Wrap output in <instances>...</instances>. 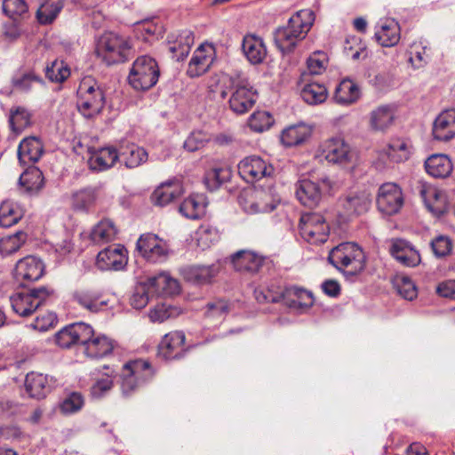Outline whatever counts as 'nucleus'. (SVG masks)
Masks as SVG:
<instances>
[{
	"instance_id": "f257e3e1",
	"label": "nucleus",
	"mask_w": 455,
	"mask_h": 455,
	"mask_svg": "<svg viewBox=\"0 0 455 455\" xmlns=\"http://www.w3.org/2000/svg\"><path fill=\"white\" fill-rule=\"evenodd\" d=\"M220 93L222 99L229 97V108L237 115H243L250 111L258 98L257 92L239 74L222 76Z\"/></svg>"
},
{
	"instance_id": "f03ea898",
	"label": "nucleus",
	"mask_w": 455,
	"mask_h": 455,
	"mask_svg": "<svg viewBox=\"0 0 455 455\" xmlns=\"http://www.w3.org/2000/svg\"><path fill=\"white\" fill-rule=\"evenodd\" d=\"M329 262L347 276H355L365 267V256L360 246L355 243H342L329 253Z\"/></svg>"
},
{
	"instance_id": "7ed1b4c3",
	"label": "nucleus",
	"mask_w": 455,
	"mask_h": 455,
	"mask_svg": "<svg viewBox=\"0 0 455 455\" xmlns=\"http://www.w3.org/2000/svg\"><path fill=\"white\" fill-rule=\"evenodd\" d=\"M97 56L108 66L128 60L132 45L127 37L115 32H105L98 39Z\"/></svg>"
},
{
	"instance_id": "20e7f679",
	"label": "nucleus",
	"mask_w": 455,
	"mask_h": 455,
	"mask_svg": "<svg viewBox=\"0 0 455 455\" xmlns=\"http://www.w3.org/2000/svg\"><path fill=\"white\" fill-rule=\"evenodd\" d=\"M318 157L342 169L354 167L357 159L351 146L339 137L330 138L322 142L318 148Z\"/></svg>"
},
{
	"instance_id": "39448f33",
	"label": "nucleus",
	"mask_w": 455,
	"mask_h": 455,
	"mask_svg": "<svg viewBox=\"0 0 455 455\" xmlns=\"http://www.w3.org/2000/svg\"><path fill=\"white\" fill-rule=\"evenodd\" d=\"M155 371L147 360H131L123 365L121 373V391L124 396H130L141 386L151 380Z\"/></svg>"
},
{
	"instance_id": "423d86ee",
	"label": "nucleus",
	"mask_w": 455,
	"mask_h": 455,
	"mask_svg": "<svg viewBox=\"0 0 455 455\" xmlns=\"http://www.w3.org/2000/svg\"><path fill=\"white\" fill-rule=\"evenodd\" d=\"M105 98L97 82L91 76L82 79L77 89V108L87 118L99 114L104 107Z\"/></svg>"
},
{
	"instance_id": "0eeeda50",
	"label": "nucleus",
	"mask_w": 455,
	"mask_h": 455,
	"mask_svg": "<svg viewBox=\"0 0 455 455\" xmlns=\"http://www.w3.org/2000/svg\"><path fill=\"white\" fill-rule=\"evenodd\" d=\"M53 298L54 291L52 289L39 287L28 291L16 292L10 297V301L17 315L27 317Z\"/></svg>"
},
{
	"instance_id": "6e6552de",
	"label": "nucleus",
	"mask_w": 455,
	"mask_h": 455,
	"mask_svg": "<svg viewBox=\"0 0 455 455\" xmlns=\"http://www.w3.org/2000/svg\"><path fill=\"white\" fill-rule=\"evenodd\" d=\"M159 75L156 61L148 55H143L138 57L133 62L128 80L135 90L146 91L156 85Z\"/></svg>"
},
{
	"instance_id": "1a4fd4ad",
	"label": "nucleus",
	"mask_w": 455,
	"mask_h": 455,
	"mask_svg": "<svg viewBox=\"0 0 455 455\" xmlns=\"http://www.w3.org/2000/svg\"><path fill=\"white\" fill-rule=\"evenodd\" d=\"M331 188L332 183L328 178L319 181L304 179L297 182L295 193L303 205L313 208L319 204L323 195L329 193Z\"/></svg>"
},
{
	"instance_id": "9d476101",
	"label": "nucleus",
	"mask_w": 455,
	"mask_h": 455,
	"mask_svg": "<svg viewBox=\"0 0 455 455\" xmlns=\"http://www.w3.org/2000/svg\"><path fill=\"white\" fill-rule=\"evenodd\" d=\"M299 233L310 243H323L327 241L329 227L323 216L316 213L305 214L300 218Z\"/></svg>"
},
{
	"instance_id": "9b49d317",
	"label": "nucleus",
	"mask_w": 455,
	"mask_h": 455,
	"mask_svg": "<svg viewBox=\"0 0 455 455\" xmlns=\"http://www.w3.org/2000/svg\"><path fill=\"white\" fill-rule=\"evenodd\" d=\"M376 200L378 209L387 215L397 213L403 205L402 189L393 182H387L379 187Z\"/></svg>"
},
{
	"instance_id": "f8f14e48",
	"label": "nucleus",
	"mask_w": 455,
	"mask_h": 455,
	"mask_svg": "<svg viewBox=\"0 0 455 455\" xmlns=\"http://www.w3.org/2000/svg\"><path fill=\"white\" fill-rule=\"evenodd\" d=\"M137 249L148 261L160 262L166 259L169 247L165 241L154 234L142 235L137 242Z\"/></svg>"
},
{
	"instance_id": "ddd939ff",
	"label": "nucleus",
	"mask_w": 455,
	"mask_h": 455,
	"mask_svg": "<svg viewBox=\"0 0 455 455\" xmlns=\"http://www.w3.org/2000/svg\"><path fill=\"white\" fill-rule=\"evenodd\" d=\"M238 171L243 180L252 183L262 178L270 177L274 172V168L261 157L251 156L239 163Z\"/></svg>"
},
{
	"instance_id": "4468645a",
	"label": "nucleus",
	"mask_w": 455,
	"mask_h": 455,
	"mask_svg": "<svg viewBox=\"0 0 455 455\" xmlns=\"http://www.w3.org/2000/svg\"><path fill=\"white\" fill-rule=\"evenodd\" d=\"M90 333L91 326L79 322L62 328L56 333L55 339L59 347L68 348L73 345H83L89 339Z\"/></svg>"
},
{
	"instance_id": "2eb2a0df",
	"label": "nucleus",
	"mask_w": 455,
	"mask_h": 455,
	"mask_svg": "<svg viewBox=\"0 0 455 455\" xmlns=\"http://www.w3.org/2000/svg\"><path fill=\"white\" fill-rule=\"evenodd\" d=\"M117 376L116 368L114 365L104 364L92 372L93 383L90 388L91 395L94 398L105 396L113 387L114 380Z\"/></svg>"
},
{
	"instance_id": "dca6fc26",
	"label": "nucleus",
	"mask_w": 455,
	"mask_h": 455,
	"mask_svg": "<svg viewBox=\"0 0 455 455\" xmlns=\"http://www.w3.org/2000/svg\"><path fill=\"white\" fill-rule=\"evenodd\" d=\"M127 250L124 245L113 244L97 255V266L102 270H119L127 263Z\"/></svg>"
},
{
	"instance_id": "f3484780",
	"label": "nucleus",
	"mask_w": 455,
	"mask_h": 455,
	"mask_svg": "<svg viewBox=\"0 0 455 455\" xmlns=\"http://www.w3.org/2000/svg\"><path fill=\"white\" fill-rule=\"evenodd\" d=\"M215 49L212 44H203L194 52L188 63L187 74L197 77L206 73L213 62Z\"/></svg>"
},
{
	"instance_id": "a211bd4d",
	"label": "nucleus",
	"mask_w": 455,
	"mask_h": 455,
	"mask_svg": "<svg viewBox=\"0 0 455 455\" xmlns=\"http://www.w3.org/2000/svg\"><path fill=\"white\" fill-rule=\"evenodd\" d=\"M235 270L248 274H256L265 262V257L250 250H241L230 256Z\"/></svg>"
},
{
	"instance_id": "6ab92c4d",
	"label": "nucleus",
	"mask_w": 455,
	"mask_h": 455,
	"mask_svg": "<svg viewBox=\"0 0 455 455\" xmlns=\"http://www.w3.org/2000/svg\"><path fill=\"white\" fill-rule=\"evenodd\" d=\"M340 214L350 219L366 212L371 204V199L363 193H350L339 199Z\"/></svg>"
},
{
	"instance_id": "aec40b11",
	"label": "nucleus",
	"mask_w": 455,
	"mask_h": 455,
	"mask_svg": "<svg viewBox=\"0 0 455 455\" xmlns=\"http://www.w3.org/2000/svg\"><path fill=\"white\" fill-rule=\"evenodd\" d=\"M390 254L403 266L413 267L420 263L419 251L403 239H393L389 248Z\"/></svg>"
},
{
	"instance_id": "412c9836",
	"label": "nucleus",
	"mask_w": 455,
	"mask_h": 455,
	"mask_svg": "<svg viewBox=\"0 0 455 455\" xmlns=\"http://www.w3.org/2000/svg\"><path fill=\"white\" fill-rule=\"evenodd\" d=\"M220 264L212 265H194L188 266L181 270L184 279L195 284H207L220 273Z\"/></svg>"
},
{
	"instance_id": "4be33fe9",
	"label": "nucleus",
	"mask_w": 455,
	"mask_h": 455,
	"mask_svg": "<svg viewBox=\"0 0 455 455\" xmlns=\"http://www.w3.org/2000/svg\"><path fill=\"white\" fill-rule=\"evenodd\" d=\"M84 347V354L91 358H102L109 355L115 347L114 341L102 334H95L91 327L89 339L83 342Z\"/></svg>"
},
{
	"instance_id": "5701e85b",
	"label": "nucleus",
	"mask_w": 455,
	"mask_h": 455,
	"mask_svg": "<svg viewBox=\"0 0 455 455\" xmlns=\"http://www.w3.org/2000/svg\"><path fill=\"white\" fill-rule=\"evenodd\" d=\"M185 339V334L182 331L165 334L158 345V355L165 360L180 357L184 350Z\"/></svg>"
},
{
	"instance_id": "b1692460",
	"label": "nucleus",
	"mask_w": 455,
	"mask_h": 455,
	"mask_svg": "<svg viewBox=\"0 0 455 455\" xmlns=\"http://www.w3.org/2000/svg\"><path fill=\"white\" fill-rule=\"evenodd\" d=\"M44 271V266L39 259L28 256L17 262L14 275L18 281L34 282L42 277Z\"/></svg>"
},
{
	"instance_id": "393cba45",
	"label": "nucleus",
	"mask_w": 455,
	"mask_h": 455,
	"mask_svg": "<svg viewBox=\"0 0 455 455\" xmlns=\"http://www.w3.org/2000/svg\"><path fill=\"white\" fill-rule=\"evenodd\" d=\"M434 139L448 141L455 137V109H446L440 113L433 124Z\"/></svg>"
},
{
	"instance_id": "a878e982",
	"label": "nucleus",
	"mask_w": 455,
	"mask_h": 455,
	"mask_svg": "<svg viewBox=\"0 0 455 455\" xmlns=\"http://www.w3.org/2000/svg\"><path fill=\"white\" fill-rule=\"evenodd\" d=\"M169 51L172 59L177 61L186 58L194 44V34L189 29H184L168 37Z\"/></svg>"
},
{
	"instance_id": "bb28decb",
	"label": "nucleus",
	"mask_w": 455,
	"mask_h": 455,
	"mask_svg": "<svg viewBox=\"0 0 455 455\" xmlns=\"http://www.w3.org/2000/svg\"><path fill=\"white\" fill-rule=\"evenodd\" d=\"M17 154L20 164H35L44 154V145L37 137H28L20 141Z\"/></svg>"
},
{
	"instance_id": "cd10ccee",
	"label": "nucleus",
	"mask_w": 455,
	"mask_h": 455,
	"mask_svg": "<svg viewBox=\"0 0 455 455\" xmlns=\"http://www.w3.org/2000/svg\"><path fill=\"white\" fill-rule=\"evenodd\" d=\"M182 194L181 183L179 180H171L157 187L151 196V200L156 205L164 206L180 197Z\"/></svg>"
},
{
	"instance_id": "c85d7f7f",
	"label": "nucleus",
	"mask_w": 455,
	"mask_h": 455,
	"mask_svg": "<svg viewBox=\"0 0 455 455\" xmlns=\"http://www.w3.org/2000/svg\"><path fill=\"white\" fill-rule=\"evenodd\" d=\"M374 37L383 47L395 46L400 40V26L393 19L380 20Z\"/></svg>"
},
{
	"instance_id": "c756f323",
	"label": "nucleus",
	"mask_w": 455,
	"mask_h": 455,
	"mask_svg": "<svg viewBox=\"0 0 455 455\" xmlns=\"http://www.w3.org/2000/svg\"><path fill=\"white\" fill-rule=\"evenodd\" d=\"M51 380L47 375L31 371L25 379L26 391L32 398H44L51 391Z\"/></svg>"
},
{
	"instance_id": "7c9ffc66",
	"label": "nucleus",
	"mask_w": 455,
	"mask_h": 455,
	"mask_svg": "<svg viewBox=\"0 0 455 455\" xmlns=\"http://www.w3.org/2000/svg\"><path fill=\"white\" fill-rule=\"evenodd\" d=\"M315 21V13L310 9H304L292 15L288 24L289 29L300 40L304 39Z\"/></svg>"
},
{
	"instance_id": "2f4dec72",
	"label": "nucleus",
	"mask_w": 455,
	"mask_h": 455,
	"mask_svg": "<svg viewBox=\"0 0 455 455\" xmlns=\"http://www.w3.org/2000/svg\"><path fill=\"white\" fill-rule=\"evenodd\" d=\"M395 111L389 105L374 108L369 115V126L373 132H386L394 123Z\"/></svg>"
},
{
	"instance_id": "473e14b6",
	"label": "nucleus",
	"mask_w": 455,
	"mask_h": 455,
	"mask_svg": "<svg viewBox=\"0 0 455 455\" xmlns=\"http://www.w3.org/2000/svg\"><path fill=\"white\" fill-rule=\"evenodd\" d=\"M427 172L434 178L444 179L450 176L453 170L451 160L443 154L429 156L425 162Z\"/></svg>"
},
{
	"instance_id": "72a5a7b5",
	"label": "nucleus",
	"mask_w": 455,
	"mask_h": 455,
	"mask_svg": "<svg viewBox=\"0 0 455 455\" xmlns=\"http://www.w3.org/2000/svg\"><path fill=\"white\" fill-rule=\"evenodd\" d=\"M242 49L248 60L252 64L261 63L267 55L263 40L253 35H246L243 37Z\"/></svg>"
},
{
	"instance_id": "f704fd0d",
	"label": "nucleus",
	"mask_w": 455,
	"mask_h": 455,
	"mask_svg": "<svg viewBox=\"0 0 455 455\" xmlns=\"http://www.w3.org/2000/svg\"><path fill=\"white\" fill-rule=\"evenodd\" d=\"M412 152L411 142L404 138H393L385 149L387 158L393 163L407 161Z\"/></svg>"
},
{
	"instance_id": "c9c22d12",
	"label": "nucleus",
	"mask_w": 455,
	"mask_h": 455,
	"mask_svg": "<svg viewBox=\"0 0 455 455\" xmlns=\"http://www.w3.org/2000/svg\"><path fill=\"white\" fill-rule=\"evenodd\" d=\"M148 285L156 293L163 296H171L180 291L178 281L172 278L166 273H161L156 276L148 278Z\"/></svg>"
},
{
	"instance_id": "e433bc0d",
	"label": "nucleus",
	"mask_w": 455,
	"mask_h": 455,
	"mask_svg": "<svg viewBox=\"0 0 455 455\" xmlns=\"http://www.w3.org/2000/svg\"><path fill=\"white\" fill-rule=\"evenodd\" d=\"M73 298L81 307L91 312H98L106 305V302L101 299V294L92 289L76 291Z\"/></svg>"
},
{
	"instance_id": "4c0bfd02",
	"label": "nucleus",
	"mask_w": 455,
	"mask_h": 455,
	"mask_svg": "<svg viewBox=\"0 0 455 455\" xmlns=\"http://www.w3.org/2000/svg\"><path fill=\"white\" fill-rule=\"evenodd\" d=\"M361 97V90L357 84L350 79H343L336 88L334 98L339 104L351 105Z\"/></svg>"
},
{
	"instance_id": "58836bf2",
	"label": "nucleus",
	"mask_w": 455,
	"mask_h": 455,
	"mask_svg": "<svg viewBox=\"0 0 455 455\" xmlns=\"http://www.w3.org/2000/svg\"><path fill=\"white\" fill-rule=\"evenodd\" d=\"M23 215L24 210L16 202L5 200L0 204V226L3 228L17 224Z\"/></svg>"
},
{
	"instance_id": "ea45409f",
	"label": "nucleus",
	"mask_w": 455,
	"mask_h": 455,
	"mask_svg": "<svg viewBox=\"0 0 455 455\" xmlns=\"http://www.w3.org/2000/svg\"><path fill=\"white\" fill-rule=\"evenodd\" d=\"M118 157L115 148H104L92 153L88 162L92 169L103 171L113 166Z\"/></svg>"
},
{
	"instance_id": "a19ab883",
	"label": "nucleus",
	"mask_w": 455,
	"mask_h": 455,
	"mask_svg": "<svg viewBox=\"0 0 455 455\" xmlns=\"http://www.w3.org/2000/svg\"><path fill=\"white\" fill-rule=\"evenodd\" d=\"M119 157L127 168H136L148 160V153L135 144H127L121 148Z\"/></svg>"
},
{
	"instance_id": "79ce46f5",
	"label": "nucleus",
	"mask_w": 455,
	"mask_h": 455,
	"mask_svg": "<svg viewBox=\"0 0 455 455\" xmlns=\"http://www.w3.org/2000/svg\"><path fill=\"white\" fill-rule=\"evenodd\" d=\"M283 299L292 307H308L313 305L312 293L296 286L285 288Z\"/></svg>"
},
{
	"instance_id": "37998d69",
	"label": "nucleus",
	"mask_w": 455,
	"mask_h": 455,
	"mask_svg": "<svg viewBox=\"0 0 455 455\" xmlns=\"http://www.w3.org/2000/svg\"><path fill=\"white\" fill-rule=\"evenodd\" d=\"M421 196L429 211L436 215L443 214L445 212L446 197L441 190L428 187L421 190Z\"/></svg>"
},
{
	"instance_id": "c03bdc74",
	"label": "nucleus",
	"mask_w": 455,
	"mask_h": 455,
	"mask_svg": "<svg viewBox=\"0 0 455 455\" xmlns=\"http://www.w3.org/2000/svg\"><path fill=\"white\" fill-rule=\"evenodd\" d=\"M310 135V127L300 124L285 129L282 133L281 140L286 147H293L303 143Z\"/></svg>"
},
{
	"instance_id": "a18cd8bd",
	"label": "nucleus",
	"mask_w": 455,
	"mask_h": 455,
	"mask_svg": "<svg viewBox=\"0 0 455 455\" xmlns=\"http://www.w3.org/2000/svg\"><path fill=\"white\" fill-rule=\"evenodd\" d=\"M117 235V228L110 220H102L92 229L91 239L94 243L102 244L113 241Z\"/></svg>"
},
{
	"instance_id": "49530a36",
	"label": "nucleus",
	"mask_w": 455,
	"mask_h": 455,
	"mask_svg": "<svg viewBox=\"0 0 455 455\" xmlns=\"http://www.w3.org/2000/svg\"><path fill=\"white\" fill-rule=\"evenodd\" d=\"M300 96L307 104L317 105L326 100L328 92L322 84L309 83L302 87Z\"/></svg>"
},
{
	"instance_id": "de8ad7c7",
	"label": "nucleus",
	"mask_w": 455,
	"mask_h": 455,
	"mask_svg": "<svg viewBox=\"0 0 455 455\" xmlns=\"http://www.w3.org/2000/svg\"><path fill=\"white\" fill-rule=\"evenodd\" d=\"M31 113L24 107L18 106L10 110V126L17 134L31 125Z\"/></svg>"
},
{
	"instance_id": "09e8293b",
	"label": "nucleus",
	"mask_w": 455,
	"mask_h": 455,
	"mask_svg": "<svg viewBox=\"0 0 455 455\" xmlns=\"http://www.w3.org/2000/svg\"><path fill=\"white\" fill-rule=\"evenodd\" d=\"M63 8V0H44L37 10V19L41 24L52 23Z\"/></svg>"
},
{
	"instance_id": "8fccbe9b",
	"label": "nucleus",
	"mask_w": 455,
	"mask_h": 455,
	"mask_svg": "<svg viewBox=\"0 0 455 455\" xmlns=\"http://www.w3.org/2000/svg\"><path fill=\"white\" fill-rule=\"evenodd\" d=\"M20 183L28 192H37L44 186L43 172L37 167L28 168L20 177Z\"/></svg>"
},
{
	"instance_id": "3c124183",
	"label": "nucleus",
	"mask_w": 455,
	"mask_h": 455,
	"mask_svg": "<svg viewBox=\"0 0 455 455\" xmlns=\"http://www.w3.org/2000/svg\"><path fill=\"white\" fill-rule=\"evenodd\" d=\"M274 39L276 46L283 53L291 52L297 43L300 41L286 26L275 30Z\"/></svg>"
},
{
	"instance_id": "603ef678",
	"label": "nucleus",
	"mask_w": 455,
	"mask_h": 455,
	"mask_svg": "<svg viewBox=\"0 0 455 455\" xmlns=\"http://www.w3.org/2000/svg\"><path fill=\"white\" fill-rule=\"evenodd\" d=\"M204 204L197 196H189L180 205V212L186 218L196 220L204 212Z\"/></svg>"
},
{
	"instance_id": "864d4df0",
	"label": "nucleus",
	"mask_w": 455,
	"mask_h": 455,
	"mask_svg": "<svg viewBox=\"0 0 455 455\" xmlns=\"http://www.w3.org/2000/svg\"><path fill=\"white\" fill-rule=\"evenodd\" d=\"M197 245L203 250L209 248L219 239L217 228L208 223L202 224L196 232Z\"/></svg>"
},
{
	"instance_id": "5fc2aeb1",
	"label": "nucleus",
	"mask_w": 455,
	"mask_h": 455,
	"mask_svg": "<svg viewBox=\"0 0 455 455\" xmlns=\"http://www.w3.org/2000/svg\"><path fill=\"white\" fill-rule=\"evenodd\" d=\"M27 240V234L19 231L12 235L0 239V252L3 255H9L17 251Z\"/></svg>"
},
{
	"instance_id": "6e6d98bb",
	"label": "nucleus",
	"mask_w": 455,
	"mask_h": 455,
	"mask_svg": "<svg viewBox=\"0 0 455 455\" xmlns=\"http://www.w3.org/2000/svg\"><path fill=\"white\" fill-rule=\"evenodd\" d=\"M46 77L55 83H62L70 76V68L63 60H55L45 68Z\"/></svg>"
},
{
	"instance_id": "4d7b16f0",
	"label": "nucleus",
	"mask_w": 455,
	"mask_h": 455,
	"mask_svg": "<svg viewBox=\"0 0 455 455\" xmlns=\"http://www.w3.org/2000/svg\"><path fill=\"white\" fill-rule=\"evenodd\" d=\"M96 199L95 189L84 188L73 194L72 205L76 210H86L94 204Z\"/></svg>"
},
{
	"instance_id": "13d9d810",
	"label": "nucleus",
	"mask_w": 455,
	"mask_h": 455,
	"mask_svg": "<svg viewBox=\"0 0 455 455\" xmlns=\"http://www.w3.org/2000/svg\"><path fill=\"white\" fill-rule=\"evenodd\" d=\"M180 313L181 310L179 307L163 303L151 309L148 316L153 323H163L169 318L178 316Z\"/></svg>"
},
{
	"instance_id": "bf43d9fd",
	"label": "nucleus",
	"mask_w": 455,
	"mask_h": 455,
	"mask_svg": "<svg viewBox=\"0 0 455 455\" xmlns=\"http://www.w3.org/2000/svg\"><path fill=\"white\" fill-rule=\"evenodd\" d=\"M273 124V116L266 111H256L248 120L249 127L256 132H262L269 129Z\"/></svg>"
},
{
	"instance_id": "052dcab7",
	"label": "nucleus",
	"mask_w": 455,
	"mask_h": 455,
	"mask_svg": "<svg viewBox=\"0 0 455 455\" xmlns=\"http://www.w3.org/2000/svg\"><path fill=\"white\" fill-rule=\"evenodd\" d=\"M84 405V395L79 392H72L63 399L60 404V410L65 415L73 414L79 411Z\"/></svg>"
},
{
	"instance_id": "680f3d73",
	"label": "nucleus",
	"mask_w": 455,
	"mask_h": 455,
	"mask_svg": "<svg viewBox=\"0 0 455 455\" xmlns=\"http://www.w3.org/2000/svg\"><path fill=\"white\" fill-rule=\"evenodd\" d=\"M58 321L56 314L52 312H44L38 315L33 322L27 325L28 328L44 332L54 328Z\"/></svg>"
},
{
	"instance_id": "e2e57ef3",
	"label": "nucleus",
	"mask_w": 455,
	"mask_h": 455,
	"mask_svg": "<svg viewBox=\"0 0 455 455\" xmlns=\"http://www.w3.org/2000/svg\"><path fill=\"white\" fill-rule=\"evenodd\" d=\"M255 201L251 202L250 206V212L251 213L258 212H269L275 208V204L273 200L269 199L263 190H259L254 193Z\"/></svg>"
},
{
	"instance_id": "0e129e2a",
	"label": "nucleus",
	"mask_w": 455,
	"mask_h": 455,
	"mask_svg": "<svg viewBox=\"0 0 455 455\" xmlns=\"http://www.w3.org/2000/svg\"><path fill=\"white\" fill-rule=\"evenodd\" d=\"M4 12L12 20H17L28 12L25 0H4Z\"/></svg>"
},
{
	"instance_id": "69168bd1",
	"label": "nucleus",
	"mask_w": 455,
	"mask_h": 455,
	"mask_svg": "<svg viewBox=\"0 0 455 455\" xmlns=\"http://www.w3.org/2000/svg\"><path fill=\"white\" fill-rule=\"evenodd\" d=\"M397 292L405 299L412 300L417 297V288L414 283L407 276L397 277L395 282Z\"/></svg>"
},
{
	"instance_id": "338daca9",
	"label": "nucleus",
	"mask_w": 455,
	"mask_h": 455,
	"mask_svg": "<svg viewBox=\"0 0 455 455\" xmlns=\"http://www.w3.org/2000/svg\"><path fill=\"white\" fill-rule=\"evenodd\" d=\"M229 172L226 169L214 168L209 171L204 178L205 185L208 189L215 190L228 179Z\"/></svg>"
},
{
	"instance_id": "774afa93",
	"label": "nucleus",
	"mask_w": 455,
	"mask_h": 455,
	"mask_svg": "<svg viewBox=\"0 0 455 455\" xmlns=\"http://www.w3.org/2000/svg\"><path fill=\"white\" fill-rule=\"evenodd\" d=\"M254 297L259 303H276L283 299V290L279 288L276 290L256 288L254 290Z\"/></svg>"
}]
</instances>
